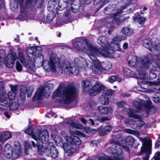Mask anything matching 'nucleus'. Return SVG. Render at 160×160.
Wrapping results in <instances>:
<instances>
[{
    "instance_id": "7c9ffc66",
    "label": "nucleus",
    "mask_w": 160,
    "mask_h": 160,
    "mask_svg": "<svg viewBox=\"0 0 160 160\" xmlns=\"http://www.w3.org/2000/svg\"><path fill=\"white\" fill-rule=\"evenodd\" d=\"M137 4L136 3H133L132 2L129 4L127 6V9H128L129 11H128V13L134 10L137 7Z\"/></svg>"
},
{
    "instance_id": "423d86ee",
    "label": "nucleus",
    "mask_w": 160,
    "mask_h": 160,
    "mask_svg": "<svg viewBox=\"0 0 160 160\" xmlns=\"http://www.w3.org/2000/svg\"><path fill=\"white\" fill-rule=\"evenodd\" d=\"M88 48L86 49L88 52V55L90 58H92L93 56L101 54L105 57H111L113 56L114 51H121L122 49L120 45L118 43H111L109 44V46L101 51L94 46L90 43H87Z\"/></svg>"
},
{
    "instance_id": "6e6d98bb",
    "label": "nucleus",
    "mask_w": 160,
    "mask_h": 160,
    "mask_svg": "<svg viewBox=\"0 0 160 160\" xmlns=\"http://www.w3.org/2000/svg\"><path fill=\"white\" fill-rule=\"evenodd\" d=\"M138 128H139L141 127L142 126L144 125V122L142 121H140L138 123Z\"/></svg>"
},
{
    "instance_id": "4be33fe9",
    "label": "nucleus",
    "mask_w": 160,
    "mask_h": 160,
    "mask_svg": "<svg viewBox=\"0 0 160 160\" xmlns=\"http://www.w3.org/2000/svg\"><path fill=\"white\" fill-rule=\"evenodd\" d=\"M10 86L11 89V91L8 92V98L10 100H13L16 96V87L12 85H10Z\"/></svg>"
},
{
    "instance_id": "58836bf2",
    "label": "nucleus",
    "mask_w": 160,
    "mask_h": 160,
    "mask_svg": "<svg viewBox=\"0 0 160 160\" xmlns=\"http://www.w3.org/2000/svg\"><path fill=\"white\" fill-rule=\"evenodd\" d=\"M24 147L25 152H26V154H28V153H27L26 151L28 149L30 148L31 144L29 143V142L26 141L25 142Z\"/></svg>"
},
{
    "instance_id": "de8ad7c7",
    "label": "nucleus",
    "mask_w": 160,
    "mask_h": 160,
    "mask_svg": "<svg viewBox=\"0 0 160 160\" xmlns=\"http://www.w3.org/2000/svg\"><path fill=\"white\" fill-rule=\"evenodd\" d=\"M127 122L130 125H132L133 124H135V122L134 119H131L130 120H128Z\"/></svg>"
},
{
    "instance_id": "473e14b6",
    "label": "nucleus",
    "mask_w": 160,
    "mask_h": 160,
    "mask_svg": "<svg viewBox=\"0 0 160 160\" xmlns=\"http://www.w3.org/2000/svg\"><path fill=\"white\" fill-rule=\"evenodd\" d=\"M128 113L129 116L131 117H133L135 118H140V116L136 114V112L131 109H129L128 110Z\"/></svg>"
},
{
    "instance_id": "3c124183",
    "label": "nucleus",
    "mask_w": 160,
    "mask_h": 160,
    "mask_svg": "<svg viewBox=\"0 0 160 160\" xmlns=\"http://www.w3.org/2000/svg\"><path fill=\"white\" fill-rule=\"evenodd\" d=\"M118 36L119 38L118 40H119V41H120V42L122 40L126 39L127 38V37L125 36H121L118 35Z\"/></svg>"
},
{
    "instance_id": "37998d69",
    "label": "nucleus",
    "mask_w": 160,
    "mask_h": 160,
    "mask_svg": "<svg viewBox=\"0 0 160 160\" xmlns=\"http://www.w3.org/2000/svg\"><path fill=\"white\" fill-rule=\"evenodd\" d=\"M106 0H95L93 1L94 4L95 5H97L100 2H102V3H104Z\"/></svg>"
},
{
    "instance_id": "5701e85b",
    "label": "nucleus",
    "mask_w": 160,
    "mask_h": 160,
    "mask_svg": "<svg viewBox=\"0 0 160 160\" xmlns=\"http://www.w3.org/2000/svg\"><path fill=\"white\" fill-rule=\"evenodd\" d=\"M122 13V11L121 12H116L110 16L111 21H115L117 23H119L122 22V19L120 18V14Z\"/></svg>"
},
{
    "instance_id": "72a5a7b5",
    "label": "nucleus",
    "mask_w": 160,
    "mask_h": 160,
    "mask_svg": "<svg viewBox=\"0 0 160 160\" xmlns=\"http://www.w3.org/2000/svg\"><path fill=\"white\" fill-rule=\"evenodd\" d=\"M108 81L110 83H113L115 81L120 82L121 79L117 76H112L108 78Z\"/></svg>"
},
{
    "instance_id": "aec40b11",
    "label": "nucleus",
    "mask_w": 160,
    "mask_h": 160,
    "mask_svg": "<svg viewBox=\"0 0 160 160\" xmlns=\"http://www.w3.org/2000/svg\"><path fill=\"white\" fill-rule=\"evenodd\" d=\"M139 139L143 143V146L141 148L142 151L145 152L148 151L150 152L151 147L150 141L146 138H139Z\"/></svg>"
},
{
    "instance_id": "603ef678",
    "label": "nucleus",
    "mask_w": 160,
    "mask_h": 160,
    "mask_svg": "<svg viewBox=\"0 0 160 160\" xmlns=\"http://www.w3.org/2000/svg\"><path fill=\"white\" fill-rule=\"evenodd\" d=\"M153 101L155 103H159L160 102V99L158 98H153L152 99Z\"/></svg>"
},
{
    "instance_id": "5fc2aeb1",
    "label": "nucleus",
    "mask_w": 160,
    "mask_h": 160,
    "mask_svg": "<svg viewBox=\"0 0 160 160\" xmlns=\"http://www.w3.org/2000/svg\"><path fill=\"white\" fill-rule=\"evenodd\" d=\"M156 64L158 68H160V59H158L156 61Z\"/></svg>"
},
{
    "instance_id": "79ce46f5",
    "label": "nucleus",
    "mask_w": 160,
    "mask_h": 160,
    "mask_svg": "<svg viewBox=\"0 0 160 160\" xmlns=\"http://www.w3.org/2000/svg\"><path fill=\"white\" fill-rule=\"evenodd\" d=\"M149 78L150 79H154L157 77V75L156 73L154 72H152L151 71H149Z\"/></svg>"
},
{
    "instance_id": "c85d7f7f",
    "label": "nucleus",
    "mask_w": 160,
    "mask_h": 160,
    "mask_svg": "<svg viewBox=\"0 0 160 160\" xmlns=\"http://www.w3.org/2000/svg\"><path fill=\"white\" fill-rule=\"evenodd\" d=\"M68 123L72 127L78 129H81L82 128L83 126L80 123H75L72 120H69L68 121Z\"/></svg>"
},
{
    "instance_id": "a19ab883",
    "label": "nucleus",
    "mask_w": 160,
    "mask_h": 160,
    "mask_svg": "<svg viewBox=\"0 0 160 160\" xmlns=\"http://www.w3.org/2000/svg\"><path fill=\"white\" fill-rule=\"evenodd\" d=\"M54 17L53 15L52 14H49L47 17V20L49 22H51L53 19L54 18Z\"/></svg>"
},
{
    "instance_id": "2f4dec72",
    "label": "nucleus",
    "mask_w": 160,
    "mask_h": 160,
    "mask_svg": "<svg viewBox=\"0 0 160 160\" xmlns=\"http://www.w3.org/2000/svg\"><path fill=\"white\" fill-rule=\"evenodd\" d=\"M125 141L127 145L132 146L134 142V139L132 136H128L126 138Z\"/></svg>"
},
{
    "instance_id": "cd10ccee",
    "label": "nucleus",
    "mask_w": 160,
    "mask_h": 160,
    "mask_svg": "<svg viewBox=\"0 0 160 160\" xmlns=\"http://www.w3.org/2000/svg\"><path fill=\"white\" fill-rule=\"evenodd\" d=\"M3 98V96L2 95L0 99V109L2 110L5 109L8 105V102L6 100V98L2 100Z\"/></svg>"
},
{
    "instance_id": "f8f14e48",
    "label": "nucleus",
    "mask_w": 160,
    "mask_h": 160,
    "mask_svg": "<svg viewBox=\"0 0 160 160\" xmlns=\"http://www.w3.org/2000/svg\"><path fill=\"white\" fill-rule=\"evenodd\" d=\"M25 133L31 135L32 138L36 141L38 140L39 138L40 140L47 141L48 139V133L46 130H44L41 132L40 130H37L34 133H33V128H29L25 130Z\"/></svg>"
},
{
    "instance_id": "0eeeda50",
    "label": "nucleus",
    "mask_w": 160,
    "mask_h": 160,
    "mask_svg": "<svg viewBox=\"0 0 160 160\" xmlns=\"http://www.w3.org/2000/svg\"><path fill=\"white\" fill-rule=\"evenodd\" d=\"M127 60L130 66H133L136 65L137 68V73H138L141 78H144V77L141 75L139 71H144L148 69L153 62L152 58L150 55L140 58L130 54L128 56Z\"/></svg>"
},
{
    "instance_id": "412c9836",
    "label": "nucleus",
    "mask_w": 160,
    "mask_h": 160,
    "mask_svg": "<svg viewBox=\"0 0 160 160\" xmlns=\"http://www.w3.org/2000/svg\"><path fill=\"white\" fill-rule=\"evenodd\" d=\"M48 147L49 148L50 153L51 157L53 158H56L58 156V151L56 148L53 145V143L50 142L48 145Z\"/></svg>"
},
{
    "instance_id": "4468645a",
    "label": "nucleus",
    "mask_w": 160,
    "mask_h": 160,
    "mask_svg": "<svg viewBox=\"0 0 160 160\" xmlns=\"http://www.w3.org/2000/svg\"><path fill=\"white\" fill-rule=\"evenodd\" d=\"M48 88H39L35 94L32 100L35 101L37 100H40L44 96L45 97L48 98L50 96V89L48 90V91H46L48 90Z\"/></svg>"
},
{
    "instance_id": "c03bdc74",
    "label": "nucleus",
    "mask_w": 160,
    "mask_h": 160,
    "mask_svg": "<svg viewBox=\"0 0 160 160\" xmlns=\"http://www.w3.org/2000/svg\"><path fill=\"white\" fill-rule=\"evenodd\" d=\"M125 104V102L123 101L117 103V105L119 108H121L123 107Z\"/></svg>"
},
{
    "instance_id": "2eb2a0df",
    "label": "nucleus",
    "mask_w": 160,
    "mask_h": 160,
    "mask_svg": "<svg viewBox=\"0 0 160 160\" xmlns=\"http://www.w3.org/2000/svg\"><path fill=\"white\" fill-rule=\"evenodd\" d=\"M144 71H139V72L140 73L141 75L142 76L144 77V78H140V75L138 74V72L137 73V72L136 74L128 68H125L123 69V73L124 76L127 78H138L142 80H145L147 78H148V77L144 72H143Z\"/></svg>"
},
{
    "instance_id": "39448f33",
    "label": "nucleus",
    "mask_w": 160,
    "mask_h": 160,
    "mask_svg": "<svg viewBox=\"0 0 160 160\" xmlns=\"http://www.w3.org/2000/svg\"><path fill=\"white\" fill-rule=\"evenodd\" d=\"M69 132L71 136H66L64 137L67 143L63 144V148L65 152L69 154L73 153L78 150L77 147L81 144V141L78 137V136L84 137V134L78 131H75L70 130ZM63 137H64V136Z\"/></svg>"
},
{
    "instance_id": "0e129e2a",
    "label": "nucleus",
    "mask_w": 160,
    "mask_h": 160,
    "mask_svg": "<svg viewBox=\"0 0 160 160\" xmlns=\"http://www.w3.org/2000/svg\"><path fill=\"white\" fill-rule=\"evenodd\" d=\"M2 59L1 55L0 56V66L2 65Z\"/></svg>"
},
{
    "instance_id": "052dcab7",
    "label": "nucleus",
    "mask_w": 160,
    "mask_h": 160,
    "mask_svg": "<svg viewBox=\"0 0 160 160\" xmlns=\"http://www.w3.org/2000/svg\"><path fill=\"white\" fill-rule=\"evenodd\" d=\"M149 159V156L147 155L146 156L143 157V160H148Z\"/></svg>"
},
{
    "instance_id": "ddd939ff",
    "label": "nucleus",
    "mask_w": 160,
    "mask_h": 160,
    "mask_svg": "<svg viewBox=\"0 0 160 160\" xmlns=\"http://www.w3.org/2000/svg\"><path fill=\"white\" fill-rule=\"evenodd\" d=\"M49 136L48 135V136ZM49 139L47 141H44L40 140L39 138L38 140L36 141L37 143V146L39 154L41 155L45 154L46 156H48L50 154L49 148L48 147L46 148L44 147V145L43 144H45L48 142ZM49 144H48V145Z\"/></svg>"
},
{
    "instance_id": "338daca9",
    "label": "nucleus",
    "mask_w": 160,
    "mask_h": 160,
    "mask_svg": "<svg viewBox=\"0 0 160 160\" xmlns=\"http://www.w3.org/2000/svg\"><path fill=\"white\" fill-rule=\"evenodd\" d=\"M32 145L33 147H36V143L35 142L33 141H32Z\"/></svg>"
},
{
    "instance_id": "c756f323",
    "label": "nucleus",
    "mask_w": 160,
    "mask_h": 160,
    "mask_svg": "<svg viewBox=\"0 0 160 160\" xmlns=\"http://www.w3.org/2000/svg\"><path fill=\"white\" fill-rule=\"evenodd\" d=\"M92 83L89 80L83 81L82 82V86L84 88V91L87 92L88 89V88L91 85Z\"/></svg>"
},
{
    "instance_id": "8fccbe9b",
    "label": "nucleus",
    "mask_w": 160,
    "mask_h": 160,
    "mask_svg": "<svg viewBox=\"0 0 160 160\" xmlns=\"http://www.w3.org/2000/svg\"><path fill=\"white\" fill-rule=\"evenodd\" d=\"M104 129L105 131L109 132L111 130L112 128L110 126H107L105 127Z\"/></svg>"
},
{
    "instance_id": "ea45409f",
    "label": "nucleus",
    "mask_w": 160,
    "mask_h": 160,
    "mask_svg": "<svg viewBox=\"0 0 160 160\" xmlns=\"http://www.w3.org/2000/svg\"><path fill=\"white\" fill-rule=\"evenodd\" d=\"M155 155L156 156L153 158L151 160H160V152H157Z\"/></svg>"
},
{
    "instance_id": "20e7f679",
    "label": "nucleus",
    "mask_w": 160,
    "mask_h": 160,
    "mask_svg": "<svg viewBox=\"0 0 160 160\" xmlns=\"http://www.w3.org/2000/svg\"><path fill=\"white\" fill-rule=\"evenodd\" d=\"M77 95L75 88L70 86L64 89L59 86L54 92L52 96V99H55L58 103L68 104L72 102Z\"/></svg>"
},
{
    "instance_id": "4c0bfd02",
    "label": "nucleus",
    "mask_w": 160,
    "mask_h": 160,
    "mask_svg": "<svg viewBox=\"0 0 160 160\" xmlns=\"http://www.w3.org/2000/svg\"><path fill=\"white\" fill-rule=\"evenodd\" d=\"M54 141L57 144L61 143L62 144V140L60 137L56 136L54 138Z\"/></svg>"
},
{
    "instance_id": "a211bd4d",
    "label": "nucleus",
    "mask_w": 160,
    "mask_h": 160,
    "mask_svg": "<svg viewBox=\"0 0 160 160\" xmlns=\"http://www.w3.org/2000/svg\"><path fill=\"white\" fill-rule=\"evenodd\" d=\"M114 91L110 89L104 91L99 99V102L103 105L108 104L109 102L108 96L112 95Z\"/></svg>"
},
{
    "instance_id": "864d4df0",
    "label": "nucleus",
    "mask_w": 160,
    "mask_h": 160,
    "mask_svg": "<svg viewBox=\"0 0 160 160\" xmlns=\"http://www.w3.org/2000/svg\"><path fill=\"white\" fill-rule=\"evenodd\" d=\"M128 43L127 42H125L122 45V48L123 49H126L128 48Z\"/></svg>"
},
{
    "instance_id": "bf43d9fd",
    "label": "nucleus",
    "mask_w": 160,
    "mask_h": 160,
    "mask_svg": "<svg viewBox=\"0 0 160 160\" xmlns=\"http://www.w3.org/2000/svg\"><path fill=\"white\" fill-rule=\"evenodd\" d=\"M81 121L84 124H85L86 123V121L83 118H82L80 119Z\"/></svg>"
},
{
    "instance_id": "393cba45",
    "label": "nucleus",
    "mask_w": 160,
    "mask_h": 160,
    "mask_svg": "<svg viewBox=\"0 0 160 160\" xmlns=\"http://www.w3.org/2000/svg\"><path fill=\"white\" fill-rule=\"evenodd\" d=\"M12 136L11 133L7 132L3 133H0V141L4 142Z\"/></svg>"
},
{
    "instance_id": "a18cd8bd",
    "label": "nucleus",
    "mask_w": 160,
    "mask_h": 160,
    "mask_svg": "<svg viewBox=\"0 0 160 160\" xmlns=\"http://www.w3.org/2000/svg\"><path fill=\"white\" fill-rule=\"evenodd\" d=\"M119 38L118 35L117 36H116L112 40V43H116L117 42H120V41H119L118 40V38Z\"/></svg>"
},
{
    "instance_id": "f257e3e1",
    "label": "nucleus",
    "mask_w": 160,
    "mask_h": 160,
    "mask_svg": "<svg viewBox=\"0 0 160 160\" xmlns=\"http://www.w3.org/2000/svg\"><path fill=\"white\" fill-rule=\"evenodd\" d=\"M74 64L75 66L73 67L70 62L59 58L56 53L52 52L49 61L44 60L42 65L47 72L54 73L61 72L62 73L63 71L67 74L75 75L78 73L80 69H85L88 66L86 59L81 57L75 59Z\"/></svg>"
},
{
    "instance_id": "9d476101",
    "label": "nucleus",
    "mask_w": 160,
    "mask_h": 160,
    "mask_svg": "<svg viewBox=\"0 0 160 160\" xmlns=\"http://www.w3.org/2000/svg\"><path fill=\"white\" fill-rule=\"evenodd\" d=\"M99 54L93 56L92 58H90L93 62V65L90 66V69L94 73H96L104 70H107L111 69L112 65L111 63H105L101 62L96 57Z\"/></svg>"
},
{
    "instance_id": "e2e57ef3",
    "label": "nucleus",
    "mask_w": 160,
    "mask_h": 160,
    "mask_svg": "<svg viewBox=\"0 0 160 160\" xmlns=\"http://www.w3.org/2000/svg\"><path fill=\"white\" fill-rule=\"evenodd\" d=\"M4 115L8 118L10 117V116L8 115V112H7L5 113Z\"/></svg>"
},
{
    "instance_id": "f704fd0d",
    "label": "nucleus",
    "mask_w": 160,
    "mask_h": 160,
    "mask_svg": "<svg viewBox=\"0 0 160 160\" xmlns=\"http://www.w3.org/2000/svg\"><path fill=\"white\" fill-rule=\"evenodd\" d=\"M133 20L135 21H138L139 22V23L141 24V25H144L145 21L146 19L142 17H140L139 18L137 17H133Z\"/></svg>"
},
{
    "instance_id": "bb28decb",
    "label": "nucleus",
    "mask_w": 160,
    "mask_h": 160,
    "mask_svg": "<svg viewBox=\"0 0 160 160\" xmlns=\"http://www.w3.org/2000/svg\"><path fill=\"white\" fill-rule=\"evenodd\" d=\"M121 32L126 35L131 36L133 33V30L129 28L124 27L121 30Z\"/></svg>"
},
{
    "instance_id": "4d7b16f0",
    "label": "nucleus",
    "mask_w": 160,
    "mask_h": 160,
    "mask_svg": "<svg viewBox=\"0 0 160 160\" xmlns=\"http://www.w3.org/2000/svg\"><path fill=\"white\" fill-rule=\"evenodd\" d=\"M58 0H50V1L48 2V5L50 4L52 2H53V5H54L55 4V2L57 1Z\"/></svg>"
},
{
    "instance_id": "b1692460",
    "label": "nucleus",
    "mask_w": 160,
    "mask_h": 160,
    "mask_svg": "<svg viewBox=\"0 0 160 160\" xmlns=\"http://www.w3.org/2000/svg\"><path fill=\"white\" fill-rule=\"evenodd\" d=\"M98 111L101 113L106 114L111 113L113 112L112 108L110 107H103L100 106L98 108Z\"/></svg>"
},
{
    "instance_id": "7ed1b4c3",
    "label": "nucleus",
    "mask_w": 160,
    "mask_h": 160,
    "mask_svg": "<svg viewBox=\"0 0 160 160\" xmlns=\"http://www.w3.org/2000/svg\"><path fill=\"white\" fill-rule=\"evenodd\" d=\"M23 0H17L13 3L10 4V8L12 11H15L18 7V3L20 6V11L18 18L23 20L25 19L28 15V12L34 9L38 8L41 6L39 1L36 0H26L25 4L23 3Z\"/></svg>"
},
{
    "instance_id": "774afa93",
    "label": "nucleus",
    "mask_w": 160,
    "mask_h": 160,
    "mask_svg": "<svg viewBox=\"0 0 160 160\" xmlns=\"http://www.w3.org/2000/svg\"><path fill=\"white\" fill-rule=\"evenodd\" d=\"M69 12H70V11H69L68 12H67L65 13V16H68L69 15Z\"/></svg>"
},
{
    "instance_id": "c9c22d12",
    "label": "nucleus",
    "mask_w": 160,
    "mask_h": 160,
    "mask_svg": "<svg viewBox=\"0 0 160 160\" xmlns=\"http://www.w3.org/2000/svg\"><path fill=\"white\" fill-rule=\"evenodd\" d=\"M18 107V104L17 102L13 103L12 105L10 106L9 108L11 111L17 110Z\"/></svg>"
},
{
    "instance_id": "49530a36",
    "label": "nucleus",
    "mask_w": 160,
    "mask_h": 160,
    "mask_svg": "<svg viewBox=\"0 0 160 160\" xmlns=\"http://www.w3.org/2000/svg\"><path fill=\"white\" fill-rule=\"evenodd\" d=\"M126 131L129 134H134L135 133L136 131L131 129H127Z\"/></svg>"
},
{
    "instance_id": "f03ea898",
    "label": "nucleus",
    "mask_w": 160,
    "mask_h": 160,
    "mask_svg": "<svg viewBox=\"0 0 160 160\" xmlns=\"http://www.w3.org/2000/svg\"><path fill=\"white\" fill-rule=\"evenodd\" d=\"M41 50L42 48L39 46L36 48L32 47L28 48L26 52L29 60L27 64L23 57V53L22 52H19L17 58L16 53L11 51L7 57L4 58L3 63L7 67L11 68L13 67L15 61L18 58L25 67L28 68L31 71H34L36 70V68L34 62L32 60L34 61L36 59H39V58L43 60V57L39 52Z\"/></svg>"
},
{
    "instance_id": "9b49d317",
    "label": "nucleus",
    "mask_w": 160,
    "mask_h": 160,
    "mask_svg": "<svg viewBox=\"0 0 160 160\" xmlns=\"http://www.w3.org/2000/svg\"><path fill=\"white\" fill-rule=\"evenodd\" d=\"M142 44L153 55L160 57V40L158 39H153L152 42L148 39H144L142 41Z\"/></svg>"
},
{
    "instance_id": "dca6fc26",
    "label": "nucleus",
    "mask_w": 160,
    "mask_h": 160,
    "mask_svg": "<svg viewBox=\"0 0 160 160\" xmlns=\"http://www.w3.org/2000/svg\"><path fill=\"white\" fill-rule=\"evenodd\" d=\"M105 88V86L101 82H97L88 90V92L90 95L95 96L99 93Z\"/></svg>"
},
{
    "instance_id": "1a4fd4ad",
    "label": "nucleus",
    "mask_w": 160,
    "mask_h": 160,
    "mask_svg": "<svg viewBox=\"0 0 160 160\" xmlns=\"http://www.w3.org/2000/svg\"><path fill=\"white\" fill-rule=\"evenodd\" d=\"M21 145L18 141L14 142L13 149L9 144H6L5 145L4 154L7 158L12 157L15 159L21 155Z\"/></svg>"
},
{
    "instance_id": "680f3d73",
    "label": "nucleus",
    "mask_w": 160,
    "mask_h": 160,
    "mask_svg": "<svg viewBox=\"0 0 160 160\" xmlns=\"http://www.w3.org/2000/svg\"><path fill=\"white\" fill-rule=\"evenodd\" d=\"M151 69L153 71H155L157 70V67L155 66H152V68H151Z\"/></svg>"
},
{
    "instance_id": "6ab92c4d",
    "label": "nucleus",
    "mask_w": 160,
    "mask_h": 160,
    "mask_svg": "<svg viewBox=\"0 0 160 160\" xmlns=\"http://www.w3.org/2000/svg\"><path fill=\"white\" fill-rule=\"evenodd\" d=\"M33 90V88L32 87H30L27 88L24 87H22L20 89V96L22 100L25 99L26 93H27L28 97H30L32 94Z\"/></svg>"
},
{
    "instance_id": "69168bd1",
    "label": "nucleus",
    "mask_w": 160,
    "mask_h": 160,
    "mask_svg": "<svg viewBox=\"0 0 160 160\" xmlns=\"http://www.w3.org/2000/svg\"><path fill=\"white\" fill-rule=\"evenodd\" d=\"M89 121L90 122V123L92 124V125H94V122L92 119H89Z\"/></svg>"
},
{
    "instance_id": "09e8293b",
    "label": "nucleus",
    "mask_w": 160,
    "mask_h": 160,
    "mask_svg": "<svg viewBox=\"0 0 160 160\" xmlns=\"http://www.w3.org/2000/svg\"><path fill=\"white\" fill-rule=\"evenodd\" d=\"M90 130L91 129L88 127H86L83 129V131L87 133H89Z\"/></svg>"
},
{
    "instance_id": "f3484780",
    "label": "nucleus",
    "mask_w": 160,
    "mask_h": 160,
    "mask_svg": "<svg viewBox=\"0 0 160 160\" xmlns=\"http://www.w3.org/2000/svg\"><path fill=\"white\" fill-rule=\"evenodd\" d=\"M151 101L148 99L146 102L143 100H140L139 101H135L133 102V104L137 109V111L138 112L142 110L143 108H149L151 104Z\"/></svg>"
},
{
    "instance_id": "a878e982",
    "label": "nucleus",
    "mask_w": 160,
    "mask_h": 160,
    "mask_svg": "<svg viewBox=\"0 0 160 160\" xmlns=\"http://www.w3.org/2000/svg\"><path fill=\"white\" fill-rule=\"evenodd\" d=\"M138 82L139 83L140 85V86L141 88L145 89H147L148 88V84H151L154 85H158L160 84V82H151L150 83L144 81L141 82L139 80H138Z\"/></svg>"
},
{
    "instance_id": "6e6552de",
    "label": "nucleus",
    "mask_w": 160,
    "mask_h": 160,
    "mask_svg": "<svg viewBox=\"0 0 160 160\" xmlns=\"http://www.w3.org/2000/svg\"><path fill=\"white\" fill-rule=\"evenodd\" d=\"M97 42L101 46H106V47H104L103 48L101 49L98 48L92 44L87 40L85 39L84 41V43H82L80 42H76L73 43V49L76 52L81 53L83 54L84 52H87L88 54V52L86 49L88 48L87 44V43H90L93 45L94 46L96 47L97 48L102 51L104 48H108L109 46V44L108 43V39L105 36H102L99 37L97 40Z\"/></svg>"
},
{
    "instance_id": "e433bc0d",
    "label": "nucleus",
    "mask_w": 160,
    "mask_h": 160,
    "mask_svg": "<svg viewBox=\"0 0 160 160\" xmlns=\"http://www.w3.org/2000/svg\"><path fill=\"white\" fill-rule=\"evenodd\" d=\"M16 68L18 72H20L22 70V66L18 61H17L16 62Z\"/></svg>"
},
{
    "instance_id": "13d9d810",
    "label": "nucleus",
    "mask_w": 160,
    "mask_h": 160,
    "mask_svg": "<svg viewBox=\"0 0 160 160\" xmlns=\"http://www.w3.org/2000/svg\"><path fill=\"white\" fill-rule=\"evenodd\" d=\"M160 145V141H159L156 143L155 146V148H158L159 146Z\"/></svg>"
}]
</instances>
